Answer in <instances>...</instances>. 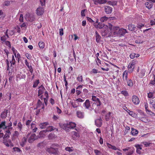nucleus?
Masks as SVG:
<instances>
[{
	"label": "nucleus",
	"instance_id": "obj_1",
	"mask_svg": "<svg viewBox=\"0 0 155 155\" xmlns=\"http://www.w3.org/2000/svg\"><path fill=\"white\" fill-rule=\"evenodd\" d=\"M101 34L102 36L109 37L111 35V32L109 31L108 27L107 25L104 26V27L101 30Z\"/></svg>",
	"mask_w": 155,
	"mask_h": 155
},
{
	"label": "nucleus",
	"instance_id": "obj_2",
	"mask_svg": "<svg viewBox=\"0 0 155 155\" xmlns=\"http://www.w3.org/2000/svg\"><path fill=\"white\" fill-rule=\"evenodd\" d=\"M127 71H125L123 73V79L124 81L127 82V85L128 86L131 87L133 86V82L131 80L129 79L127 80Z\"/></svg>",
	"mask_w": 155,
	"mask_h": 155
},
{
	"label": "nucleus",
	"instance_id": "obj_3",
	"mask_svg": "<svg viewBox=\"0 0 155 155\" xmlns=\"http://www.w3.org/2000/svg\"><path fill=\"white\" fill-rule=\"evenodd\" d=\"M46 150L49 153L54 155H58V149L56 148H54L53 145H52L50 147L47 148Z\"/></svg>",
	"mask_w": 155,
	"mask_h": 155
},
{
	"label": "nucleus",
	"instance_id": "obj_4",
	"mask_svg": "<svg viewBox=\"0 0 155 155\" xmlns=\"http://www.w3.org/2000/svg\"><path fill=\"white\" fill-rule=\"evenodd\" d=\"M137 62V61L133 60L129 63L128 66V71L129 73H130L133 71L134 68Z\"/></svg>",
	"mask_w": 155,
	"mask_h": 155
},
{
	"label": "nucleus",
	"instance_id": "obj_5",
	"mask_svg": "<svg viewBox=\"0 0 155 155\" xmlns=\"http://www.w3.org/2000/svg\"><path fill=\"white\" fill-rule=\"evenodd\" d=\"M25 18L30 22H32L35 19V17L33 15L28 13L25 15Z\"/></svg>",
	"mask_w": 155,
	"mask_h": 155
},
{
	"label": "nucleus",
	"instance_id": "obj_6",
	"mask_svg": "<svg viewBox=\"0 0 155 155\" xmlns=\"http://www.w3.org/2000/svg\"><path fill=\"white\" fill-rule=\"evenodd\" d=\"M44 9L41 7H39L36 10V13L38 16L42 15L44 12Z\"/></svg>",
	"mask_w": 155,
	"mask_h": 155
},
{
	"label": "nucleus",
	"instance_id": "obj_7",
	"mask_svg": "<svg viewBox=\"0 0 155 155\" xmlns=\"http://www.w3.org/2000/svg\"><path fill=\"white\" fill-rule=\"evenodd\" d=\"M102 119L101 117H100L99 119L95 120V125L97 127H100L102 125Z\"/></svg>",
	"mask_w": 155,
	"mask_h": 155
},
{
	"label": "nucleus",
	"instance_id": "obj_8",
	"mask_svg": "<svg viewBox=\"0 0 155 155\" xmlns=\"http://www.w3.org/2000/svg\"><path fill=\"white\" fill-rule=\"evenodd\" d=\"M37 137L35 134H31L30 137H29L28 141L29 143H32L34 140L37 139Z\"/></svg>",
	"mask_w": 155,
	"mask_h": 155
},
{
	"label": "nucleus",
	"instance_id": "obj_9",
	"mask_svg": "<svg viewBox=\"0 0 155 155\" xmlns=\"http://www.w3.org/2000/svg\"><path fill=\"white\" fill-rule=\"evenodd\" d=\"M128 33L127 30L125 29L121 28L119 29L118 32V34L124 36L126 33Z\"/></svg>",
	"mask_w": 155,
	"mask_h": 155
},
{
	"label": "nucleus",
	"instance_id": "obj_10",
	"mask_svg": "<svg viewBox=\"0 0 155 155\" xmlns=\"http://www.w3.org/2000/svg\"><path fill=\"white\" fill-rule=\"evenodd\" d=\"M132 100L133 103L135 104H138L140 102L138 97L136 95H133L132 96Z\"/></svg>",
	"mask_w": 155,
	"mask_h": 155
},
{
	"label": "nucleus",
	"instance_id": "obj_11",
	"mask_svg": "<svg viewBox=\"0 0 155 155\" xmlns=\"http://www.w3.org/2000/svg\"><path fill=\"white\" fill-rule=\"evenodd\" d=\"M38 108H41L43 109L44 108V104L42 103L40 99H38L37 103L36 108L35 109H37Z\"/></svg>",
	"mask_w": 155,
	"mask_h": 155
},
{
	"label": "nucleus",
	"instance_id": "obj_12",
	"mask_svg": "<svg viewBox=\"0 0 155 155\" xmlns=\"http://www.w3.org/2000/svg\"><path fill=\"white\" fill-rule=\"evenodd\" d=\"M105 12L107 14H110L112 11V8L109 6H106L104 7Z\"/></svg>",
	"mask_w": 155,
	"mask_h": 155
},
{
	"label": "nucleus",
	"instance_id": "obj_13",
	"mask_svg": "<svg viewBox=\"0 0 155 155\" xmlns=\"http://www.w3.org/2000/svg\"><path fill=\"white\" fill-rule=\"evenodd\" d=\"M99 107L97 106L96 104L95 103H93L92 106V108L93 110H94L95 112L96 113H97L99 109Z\"/></svg>",
	"mask_w": 155,
	"mask_h": 155
},
{
	"label": "nucleus",
	"instance_id": "obj_14",
	"mask_svg": "<svg viewBox=\"0 0 155 155\" xmlns=\"http://www.w3.org/2000/svg\"><path fill=\"white\" fill-rule=\"evenodd\" d=\"M134 147L136 148V152L138 154H140L141 153V150L142 149V145L140 144H136L135 145Z\"/></svg>",
	"mask_w": 155,
	"mask_h": 155
},
{
	"label": "nucleus",
	"instance_id": "obj_15",
	"mask_svg": "<svg viewBox=\"0 0 155 155\" xmlns=\"http://www.w3.org/2000/svg\"><path fill=\"white\" fill-rule=\"evenodd\" d=\"M94 4L95 5L99 4H104L107 2L106 0H93Z\"/></svg>",
	"mask_w": 155,
	"mask_h": 155
},
{
	"label": "nucleus",
	"instance_id": "obj_16",
	"mask_svg": "<svg viewBox=\"0 0 155 155\" xmlns=\"http://www.w3.org/2000/svg\"><path fill=\"white\" fill-rule=\"evenodd\" d=\"M19 135V133L17 131H15L14 133L12 135V140H15L17 137H18V136Z\"/></svg>",
	"mask_w": 155,
	"mask_h": 155
},
{
	"label": "nucleus",
	"instance_id": "obj_17",
	"mask_svg": "<svg viewBox=\"0 0 155 155\" xmlns=\"http://www.w3.org/2000/svg\"><path fill=\"white\" fill-rule=\"evenodd\" d=\"M76 124L74 122H70L68 123V130L70 129H74L76 127Z\"/></svg>",
	"mask_w": 155,
	"mask_h": 155
},
{
	"label": "nucleus",
	"instance_id": "obj_18",
	"mask_svg": "<svg viewBox=\"0 0 155 155\" xmlns=\"http://www.w3.org/2000/svg\"><path fill=\"white\" fill-rule=\"evenodd\" d=\"M49 125V124L48 122H45L41 123L39 124L40 127L41 129H44L47 127Z\"/></svg>",
	"mask_w": 155,
	"mask_h": 155
},
{
	"label": "nucleus",
	"instance_id": "obj_19",
	"mask_svg": "<svg viewBox=\"0 0 155 155\" xmlns=\"http://www.w3.org/2000/svg\"><path fill=\"white\" fill-rule=\"evenodd\" d=\"M128 110V111H127V112L132 117L134 118L137 119L139 118V117H138L137 114L135 113L133 111H131L129 110Z\"/></svg>",
	"mask_w": 155,
	"mask_h": 155
},
{
	"label": "nucleus",
	"instance_id": "obj_20",
	"mask_svg": "<svg viewBox=\"0 0 155 155\" xmlns=\"http://www.w3.org/2000/svg\"><path fill=\"white\" fill-rule=\"evenodd\" d=\"M83 106L85 107V108L88 109L90 106V101L89 100L87 99L85 101L84 103Z\"/></svg>",
	"mask_w": 155,
	"mask_h": 155
},
{
	"label": "nucleus",
	"instance_id": "obj_21",
	"mask_svg": "<svg viewBox=\"0 0 155 155\" xmlns=\"http://www.w3.org/2000/svg\"><path fill=\"white\" fill-rule=\"evenodd\" d=\"M40 89L38 91V96H40L41 95L44 91L45 90V88L42 85L39 87Z\"/></svg>",
	"mask_w": 155,
	"mask_h": 155
},
{
	"label": "nucleus",
	"instance_id": "obj_22",
	"mask_svg": "<svg viewBox=\"0 0 155 155\" xmlns=\"http://www.w3.org/2000/svg\"><path fill=\"white\" fill-rule=\"evenodd\" d=\"M8 113V110L5 109L4 111L2 112L1 114V117L3 119H5L7 116V114Z\"/></svg>",
	"mask_w": 155,
	"mask_h": 155
},
{
	"label": "nucleus",
	"instance_id": "obj_23",
	"mask_svg": "<svg viewBox=\"0 0 155 155\" xmlns=\"http://www.w3.org/2000/svg\"><path fill=\"white\" fill-rule=\"evenodd\" d=\"M60 127L63 129L67 131H68V123L64 124H60Z\"/></svg>",
	"mask_w": 155,
	"mask_h": 155
},
{
	"label": "nucleus",
	"instance_id": "obj_24",
	"mask_svg": "<svg viewBox=\"0 0 155 155\" xmlns=\"http://www.w3.org/2000/svg\"><path fill=\"white\" fill-rule=\"evenodd\" d=\"M77 117L79 118H82L84 117V112H81L80 111H77Z\"/></svg>",
	"mask_w": 155,
	"mask_h": 155
},
{
	"label": "nucleus",
	"instance_id": "obj_25",
	"mask_svg": "<svg viewBox=\"0 0 155 155\" xmlns=\"http://www.w3.org/2000/svg\"><path fill=\"white\" fill-rule=\"evenodd\" d=\"M128 29L131 31H134L136 29V27L134 25L132 24L129 25H128Z\"/></svg>",
	"mask_w": 155,
	"mask_h": 155
},
{
	"label": "nucleus",
	"instance_id": "obj_26",
	"mask_svg": "<svg viewBox=\"0 0 155 155\" xmlns=\"http://www.w3.org/2000/svg\"><path fill=\"white\" fill-rule=\"evenodd\" d=\"M95 36L96 38V41L97 43H99L100 41L101 37L97 31H95Z\"/></svg>",
	"mask_w": 155,
	"mask_h": 155
},
{
	"label": "nucleus",
	"instance_id": "obj_27",
	"mask_svg": "<svg viewBox=\"0 0 155 155\" xmlns=\"http://www.w3.org/2000/svg\"><path fill=\"white\" fill-rule=\"evenodd\" d=\"M55 129V128H54L53 126H48L47 128L46 129V130H44V131L45 132L47 131H51L52 130H54Z\"/></svg>",
	"mask_w": 155,
	"mask_h": 155
},
{
	"label": "nucleus",
	"instance_id": "obj_28",
	"mask_svg": "<svg viewBox=\"0 0 155 155\" xmlns=\"http://www.w3.org/2000/svg\"><path fill=\"white\" fill-rule=\"evenodd\" d=\"M119 28L117 26H113L111 32L114 33L115 34H118V32Z\"/></svg>",
	"mask_w": 155,
	"mask_h": 155
},
{
	"label": "nucleus",
	"instance_id": "obj_29",
	"mask_svg": "<svg viewBox=\"0 0 155 155\" xmlns=\"http://www.w3.org/2000/svg\"><path fill=\"white\" fill-rule=\"evenodd\" d=\"M145 5L146 7L148 9H150L153 6V3H151L150 2H147L145 3Z\"/></svg>",
	"mask_w": 155,
	"mask_h": 155
},
{
	"label": "nucleus",
	"instance_id": "obj_30",
	"mask_svg": "<svg viewBox=\"0 0 155 155\" xmlns=\"http://www.w3.org/2000/svg\"><path fill=\"white\" fill-rule=\"evenodd\" d=\"M140 54H138L135 53H132L130 55V57L131 59H134L135 57L137 58L139 57Z\"/></svg>",
	"mask_w": 155,
	"mask_h": 155
},
{
	"label": "nucleus",
	"instance_id": "obj_31",
	"mask_svg": "<svg viewBox=\"0 0 155 155\" xmlns=\"http://www.w3.org/2000/svg\"><path fill=\"white\" fill-rule=\"evenodd\" d=\"M150 103L152 105L153 107L155 109V97H153L150 100Z\"/></svg>",
	"mask_w": 155,
	"mask_h": 155
},
{
	"label": "nucleus",
	"instance_id": "obj_32",
	"mask_svg": "<svg viewBox=\"0 0 155 155\" xmlns=\"http://www.w3.org/2000/svg\"><path fill=\"white\" fill-rule=\"evenodd\" d=\"M7 127V126L5 125V121H3L1 124L0 123V128L5 129H6Z\"/></svg>",
	"mask_w": 155,
	"mask_h": 155
},
{
	"label": "nucleus",
	"instance_id": "obj_33",
	"mask_svg": "<svg viewBox=\"0 0 155 155\" xmlns=\"http://www.w3.org/2000/svg\"><path fill=\"white\" fill-rule=\"evenodd\" d=\"M107 145L108 147L109 148L112 149L114 150H119L118 149V148H117L115 146L112 145L109 143H107Z\"/></svg>",
	"mask_w": 155,
	"mask_h": 155
},
{
	"label": "nucleus",
	"instance_id": "obj_34",
	"mask_svg": "<svg viewBox=\"0 0 155 155\" xmlns=\"http://www.w3.org/2000/svg\"><path fill=\"white\" fill-rule=\"evenodd\" d=\"M31 127L33 132L34 133L35 132L37 129V128L36 127L35 124L33 123H31Z\"/></svg>",
	"mask_w": 155,
	"mask_h": 155
},
{
	"label": "nucleus",
	"instance_id": "obj_35",
	"mask_svg": "<svg viewBox=\"0 0 155 155\" xmlns=\"http://www.w3.org/2000/svg\"><path fill=\"white\" fill-rule=\"evenodd\" d=\"M131 130V133L134 136L138 134V131L137 130L133 128H132Z\"/></svg>",
	"mask_w": 155,
	"mask_h": 155
},
{
	"label": "nucleus",
	"instance_id": "obj_36",
	"mask_svg": "<svg viewBox=\"0 0 155 155\" xmlns=\"http://www.w3.org/2000/svg\"><path fill=\"white\" fill-rule=\"evenodd\" d=\"M147 94L148 98H152L155 96V92H150L149 93H148Z\"/></svg>",
	"mask_w": 155,
	"mask_h": 155
},
{
	"label": "nucleus",
	"instance_id": "obj_37",
	"mask_svg": "<svg viewBox=\"0 0 155 155\" xmlns=\"http://www.w3.org/2000/svg\"><path fill=\"white\" fill-rule=\"evenodd\" d=\"M71 134L73 137L74 136H75L78 137H80V135L79 133L75 131H72L71 132Z\"/></svg>",
	"mask_w": 155,
	"mask_h": 155
},
{
	"label": "nucleus",
	"instance_id": "obj_38",
	"mask_svg": "<svg viewBox=\"0 0 155 155\" xmlns=\"http://www.w3.org/2000/svg\"><path fill=\"white\" fill-rule=\"evenodd\" d=\"M77 79L79 82L80 83H82L83 81L82 76L81 75H79L77 77Z\"/></svg>",
	"mask_w": 155,
	"mask_h": 155
},
{
	"label": "nucleus",
	"instance_id": "obj_39",
	"mask_svg": "<svg viewBox=\"0 0 155 155\" xmlns=\"http://www.w3.org/2000/svg\"><path fill=\"white\" fill-rule=\"evenodd\" d=\"M4 130L6 133L11 134V131L12 130V128L11 127H7L6 129H5Z\"/></svg>",
	"mask_w": 155,
	"mask_h": 155
},
{
	"label": "nucleus",
	"instance_id": "obj_40",
	"mask_svg": "<svg viewBox=\"0 0 155 155\" xmlns=\"http://www.w3.org/2000/svg\"><path fill=\"white\" fill-rule=\"evenodd\" d=\"M108 17L104 16L101 17L100 19V21L102 22H104L106 21L108 19Z\"/></svg>",
	"mask_w": 155,
	"mask_h": 155
},
{
	"label": "nucleus",
	"instance_id": "obj_41",
	"mask_svg": "<svg viewBox=\"0 0 155 155\" xmlns=\"http://www.w3.org/2000/svg\"><path fill=\"white\" fill-rule=\"evenodd\" d=\"M38 45L40 48H43L45 47V43L42 41H41L39 42Z\"/></svg>",
	"mask_w": 155,
	"mask_h": 155
},
{
	"label": "nucleus",
	"instance_id": "obj_42",
	"mask_svg": "<svg viewBox=\"0 0 155 155\" xmlns=\"http://www.w3.org/2000/svg\"><path fill=\"white\" fill-rule=\"evenodd\" d=\"M98 24L99 29H102L104 27V26H105L104 24L101 22H99Z\"/></svg>",
	"mask_w": 155,
	"mask_h": 155
},
{
	"label": "nucleus",
	"instance_id": "obj_43",
	"mask_svg": "<svg viewBox=\"0 0 155 155\" xmlns=\"http://www.w3.org/2000/svg\"><path fill=\"white\" fill-rule=\"evenodd\" d=\"M117 2L113 1H109L108 3L109 5L112 6H114L117 5Z\"/></svg>",
	"mask_w": 155,
	"mask_h": 155
},
{
	"label": "nucleus",
	"instance_id": "obj_44",
	"mask_svg": "<svg viewBox=\"0 0 155 155\" xmlns=\"http://www.w3.org/2000/svg\"><path fill=\"white\" fill-rule=\"evenodd\" d=\"M139 119L141 121L145 123H147V122H149L148 119L146 118H144V117H141V118H139Z\"/></svg>",
	"mask_w": 155,
	"mask_h": 155
},
{
	"label": "nucleus",
	"instance_id": "obj_45",
	"mask_svg": "<svg viewBox=\"0 0 155 155\" xmlns=\"http://www.w3.org/2000/svg\"><path fill=\"white\" fill-rule=\"evenodd\" d=\"M10 63L11 64V66H12V64L14 65L15 64V59L13 55L12 56V61H10Z\"/></svg>",
	"mask_w": 155,
	"mask_h": 155
},
{
	"label": "nucleus",
	"instance_id": "obj_46",
	"mask_svg": "<svg viewBox=\"0 0 155 155\" xmlns=\"http://www.w3.org/2000/svg\"><path fill=\"white\" fill-rule=\"evenodd\" d=\"M39 83V80H37L35 81L34 82V84L33 85V87H36L38 86V84Z\"/></svg>",
	"mask_w": 155,
	"mask_h": 155
},
{
	"label": "nucleus",
	"instance_id": "obj_47",
	"mask_svg": "<svg viewBox=\"0 0 155 155\" xmlns=\"http://www.w3.org/2000/svg\"><path fill=\"white\" fill-rule=\"evenodd\" d=\"M48 137L49 139L51 140L55 138V135L54 134L51 133L49 134Z\"/></svg>",
	"mask_w": 155,
	"mask_h": 155
},
{
	"label": "nucleus",
	"instance_id": "obj_48",
	"mask_svg": "<svg viewBox=\"0 0 155 155\" xmlns=\"http://www.w3.org/2000/svg\"><path fill=\"white\" fill-rule=\"evenodd\" d=\"M137 111L140 114V115L141 116V117H144L145 115L144 114L143 112L141 110H138Z\"/></svg>",
	"mask_w": 155,
	"mask_h": 155
},
{
	"label": "nucleus",
	"instance_id": "obj_49",
	"mask_svg": "<svg viewBox=\"0 0 155 155\" xmlns=\"http://www.w3.org/2000/svg\"><path fill=\"white\" fill-rule=\"evenodd\" d=\"M79 104L75 102H72L71 105L73 107L75 108L78 107Z\"/></svg>",
	"mask_w": 155,
	"mask_h": 155
},
{
	"label": "nucleus",
	"instance_id": "obj_50",
	"mask_svg": "<svg viewBox=\"0 0 155 155\" xmlns=\"http://www.w3.org/2000/svg\"><path fill=\"white\" fill-rule=\"evenodd\" d=\"M94 152L95 153L96 155H101V152L97 150H94Z\"/></svg>",
	"mask_w": 155,
	"mask_h": 155
},
{
	"label": "nucleus",
	"instance_id": "obj_51",
	"mask_svg": "<svg viewBox=\"0 0 155 155\" xmlns=\"http://www.w3.org/2000/svg\"><path fill=\"white\" fill-rule=\"evenodd\" d=\"M108 27V29L109 28L110 30V32H111V31L112 30L113 28V25L110 23H108V25H107Z\"/></svg>",
	"mask_w": 155,
	"mask_h": 155
},
{
	"label": "nucleus",
	"instance_id": "obj_52",
	"mask_svg": "<svg viewBox=\"0 0 155 155\" xmlns=\"http://www.w3.org/2000/svg\"><path fill=\"white\" fill-rule=\"evenodd\" d=\"M91 99L93 101L95 102L98 100L99 99L98 98H97V97L95 96H92Z\"/></svg>",
	"mask_w": 155,
	"mask_h": 155
},
{
	"label": "nucleus",
	"instance_id": "obj_53",
	"mask_svg": "<svg viewBox=\"0 0 155 155\" xmlns=\"http://www.w3.org/2000/svg\"><path fill=\"white\" fill-rule=\"evenodd\" d=\"M13 149L14 151H17L18 152H21V150H20V149L18 147H15L13 148Z\"/></svg>",
	"mask_w": 155,
	"mask_h": 155
},
{
	"label": "nucleus",
	"instance_id": "obj_54",
	"mask_svg": "<svg viewBox=\"0 0 155 155\" xmlns=\"http://www.w3.org/2000/svg\"><path fill=\"white\" fill-rule=\"evenodd\" d=\"M86 11V9H84L82 10L81 11V15L82 17H84L85 16V12Z\"/></svg>",
	"mask_w": 155,
	"mask_h": 155
},
{
	"label": "nucleus",
	"instance_id": "obj_55",
	"mask_svg": "<svg viewBox=\"0 0 155 155\" xmlns=\"http://www.w3.org/2000/svg\"><path fill=\"white\" fill-rule=\"evenodd\" d=\"M18 128H19V130L21 131L22 128V125L21 122H19L18 124Z\"/></svg>",
	"mask_w": 155,
	"mask_h": 155
},
{
	"label": "nucleus",
	"instance_id": "obj_56",
	"mask_svg": "<svg viewBox=\"0 0 155 155\" xmlns=\"http://www.w3.org/2000/svg\"><path fill=\"white\" fill-rule=\"evenodd\" d=\"M142 143L144 145V146L145 147H147L150 146V144L151 143H148L146 142H143Z\"/></svg>",
	"mask_w": 155,
	"mask_h": 155
},
{
	"label": "nucleus",
	"instance_id": "obj_57",
	"mask_svg": "<svg viewBox=\"0 0 155 155\" xmlns=\"http://www.w3.org/2000/svg\"><path fill=\"white\" fill-rule=\"evenodd\" d=\"M8 38L6 36L4 35L1 38V40L3 41H5Z\"/></svg>",
	"mask_w": 155,
	"mask_h": 155
},
{
	"label": "nucleus",
	"instance_id": "obj_58",
	"mask_svg": "<svg viewBox=\"0 0 155 155\" xmlns=\"http://www.w3.org/2000/svg\"><path fill=\"white\" fill-rule=\"evenodd\" d=\"M121 93L125 96H127L128 95V93L126 91H121Z\"/></svg>",
	"mask_w": 155,
	"mask_h": 155
},
{
	"label": "nucleus",
	"instance_id": "obj_59",
	"mask_svg": "<svg viewBox=\"0 0 155 155\" xmlns=\"http://www.w3.org/2000/svg\"><path fill=\"white\" fill-rule=\"evenodd\" d=\"M95 104H96L97 105V106H99V107L101 105V103L100 101V100L99 99L97 101H95Z\"/></svg>",
	"mask_w": 155,
	"mask_h": 155
},
{
	"label": "nucleus",
	"instance_id": "obj_60",
	"mask_svg": "<svg viewBox=\"0 0 155 155\" xmlns=\"http://www.w3.org/2000/svg\"><path fill=\"white\" fill-rule=\"evenodd\" d=\"M23 15L21 14L20 15L19 18V21H20L22 22L23 21Z\"/></svg>",
	"mask_w": 155,
	"mask_h": 155
},
{
	"label": "nucleus",
	"instance_id": "obj_61",
	"mask_svg": "<svg viewBox=\"0 0 155 155\" xmlns=\"http://www.w3.org/2000/svg\"><path fill=\"white\" fill-rule=\"evenodd\" d=\"M6 64H7V70H9V68H10L9 66V64H9V62L8 61V59L6 60Z\"/></svg>",
	"mask_w": 155,
	"mask_h": 155
},
{
	"label": "nucleus",
	"instance_id": "obj_62",
	"mask_svg": "<svg viewBox=\"0 0 155 155\" xmlns=\"http://www.w3.org/2000/svg\"><path fill=\"white\" fill-rule=\"evenodd\" d=\"M87 20L89 22L92 23L94 22V21H93L91 18L89 17H87Z\"/></svg>",
	"mask_w": 155,
	"mask_h": 155
},
{
	"label": "nucleus",
	"instance_id": "obj_63",
	"mask_svg": "<svg viewBox=\"0 0 155 155\" xmlns=\"http://www.w3.org/2000/svg\"><path fill=\"white\" fill-rule=\"evenodd\" d=\"M5 44L6 45L8 46L10 48L11 47L10 43V41H5Z\"/></svg>",
	"mask_w": 155,
	"mask_h": 155
},
{
	"label": "nucleus",
	"instance_id": "obj_64",
	"mask_svg": "<svg viewBox=\"0 0 155 155\" xmlns=\"http://www.w3.org/2000/svg\"><path fill=\"white\" fill-rule=\"evenodd\" d=\"M133 153V151L132 150H130L128 152H127L126 154L127 155H131Z\"/></svg>",
	"mask_w": 155,
	"mask_h": 155
}]
</instances>
